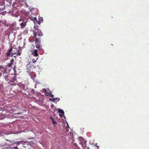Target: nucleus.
<instances>
[{
    "instance_id": "f257e3e1",
    "label": "nucleus",
    "mask_w": 149,
    "mask_h": 149,
    "mask_svg": "<svg viewBox=\"0 0 149 149\" xmlns=\"http://www.w3.org/2000/svg\"><path fill=\"white\" fill-rule=\"evenodd\" d=\"M34 29L35 30H33V38H36L37 35L40 37L42 36H43V34L42 32L40 29L38 28L37 26H34Z\"/></svg>"
},
{
    "instance_id": "f03ea898",
    "label": "nucleus",
    "mask_w": 149,
    "mask_h": 149,
    "mask_svg": "<svg viewBox=\"0 0 149 149\" xmlns=\"http://www.w3.org/2000/svg\"><path fill=\"white\" fill-rule=\"evenodd\" d=\"M38 66V65H33V64L31 63V62H29L27 64L26 66V72L28 73H30Z\"/></svg>"
},
{
    "instance_id": "7ed1b4c3",
    "label": "nucleus",
    "mask_w": 149,
    "mask_h": 149,
    "mask_svg": "<svg viewBox=\"0 0 149 149\" xmlns=\"http://www.w3.org/2000/svg\"><path fill=\"white\" fill-rule=\"evenodd\" d=\"M38 58L37 57H32L29 59H28V62H31V63L36 64V63L37 62V61L38 59Z\"/></svg>"
},
{
    "instance_id": "20e7f679",
    "label": "nucleus",
    "mask_w": 149,
    "mask_h": 149,
    "mask_svg": "<svg viewBox=\"0 0 149 149\" xmlns=\"http://www.w3.org/2000/svg\"><path fill=\"white\" fill-rule=\"evenodd\" d=\"M29 75L31 77V78L33 80L35 81L36 76V73L33 71L31 72L30 73H28Z\"/></svg>"
},
{
    "instance_id": "39448f33",
    "label": "nucleus",
    "mask_w": 149,
    "mask_h": 149,
    "mask_svg": "<svg viewBox=\"0 0 149 149\" xmlns=\"http://www.w3.org/2000/svg\"><path fill=\"white\" fill-rule=\"evenodd\" d=\"M38 51L36 49H34L32 51V54L33 56L37 57L38 56Z\"/></svg>"
},
{
    "instance_id": "423d86ee",
    "label": "nucleus",
    "mask_w": 149,
    "mask_h": 149,
    "mask_svg": "<svg viewBox=\"0 0 149 149\" xmlns=\"http://www.w3.org/2000/svg\"><path fill=\"white\" fill-rule=\"evenodd\" d=\"M44 91L46 95L47 96H50L51 94V92L49 89H44Z\"/></svg>"
},
{
    "instance_id": "0eeeda50",
    "label": "nucleus",
    "mask_w": 149,
    "mask_h": 149,
    "mask_svg": "<svg viewBox=\"0 0 149 149\" xmlns=\"http://www.w3.org/2000/svg\"><path fill=\"white\" fill-rule=\"evenodd\" d=\"M24 143H28L29 144V142H28V141H16L15 142V143L17 145H19L20 143L24 145Z\"/></svg>"
},
{
    "instance_id": "6e6552de",
    "label": "nucleus",
    "mask_w": 149,
    "mask_h": 149,
    "mask_svg": "<svg viewBox=\"0 0 149 149\" xmlns=\"http://www.w3.org/2000/svg\"><path fill=\"white\" fill-rule=\"evenodd\" d=\"M13 47H11L8 50V52L6 53V56H10V53L12 50Z\"/></svg>"
},
{
    "instance_id": "1a4fd4ad",
    "label": "nucleus",
    "mask_w": 149,
    "mask_h": 149,
    "mask_svg": "<svg viewBox=\"0 0 149 149\" xmlns=\"http://www.w3.org/2000/svg\"><path fill=\"white\" fill-rule=\"evenodd\" d=\"M58 112L59 113H61L62 115L59 114V116L61 117H62V115L64 114V112L61 109H58Z\"/></svg>"
},
{
    "instance_id": "9d476101",
    "label": "nucleus",
    "mask_w": 149,
    "mask_h": 149,
    "mask_svg": "<svg viewBox=\"0 0 149 149\" xmlns=\"http://www.w3.org/2000/svg\"><path fill=\"white\" fill-rule=\"evenodd\" d=\"M36 47L38 49H42V46L40 43H36Z\"/></svg>"
},
{
    "instance_id": "9b49d317",
    "label": "nucleus",
    "mask_w": 149,
    "mask_h": 149,
    "mask_svg": "<svg viewBox=\"0 0 149 149\" xmlns=\"http://www.w3.org/2000/svg\"><path fill=\"white\" fill-rule=\"evenodd\" d=\"M12 26H13L12 27V30L16 31L18 30L19 29V27L15 26H14L13 24H11Z\"/></svg>"
},
{
    "instance_id": "f8f14e48",
    "label": "nucleus",
    "mask_w": 149,
    "mask_h": 149,
    "mask_svg": "<svg viewBox=\"0 0 149 149\" xmlns=\"http://www.w3.org/2000/svg\"><path fill=\"white\" fill-rule=\"evenodd\" d=\"M35 39L34 41L35 42V43H41V40H40V38H33Z\"/></svg>"
},
{
    "instance_id": "ddd939ff",
    "label": "nucleus",
    "mask_w": 149,
    "mask_h": 149,
    "mask_svg": "<svg viewBox=\"0 0 149 149\" xmlns=\"http://www.w3.org/2000/svg\"><path fill=\"white\" fill-rule=\"evenodd\" d=\"M5 8H6V10L8 9V10H7L6 12H8V13H10V12H11V10H12V8H11V7L9 6H6L5 7Z\"/></svg>"
},
{
    "instance_id": "4468645a",
    "label": "nucleus",
    "mask_w": 149,
    "mask_h": 149,
    "mask_svg": "<svg viewBox=\"0 0 149 149\" xmlns=\"http://www.w3.org/2000/svg\"><path fill=\"white\" fill-rule=\"evenodd\" d=\"M31 19L33 22L34 23H37V19L36 18V17H31Z\"/></svg>"
},
{
    "instance_id": "2eb2a0df",
    "label": "nucleus",
    "mask_w": 149,
    "mask_h": 149,
    "mask_svg": "<svg viewBox=\"0 0 149 149\" xmlns=\"http://www.w3.org/2000/svg\"><path fill=\"white\" fill-rule=\"evenodd\" d=\"M86 141L84 140L82 142H81V144L82 147L84 148L86 146Z\"/></svg>"
},
{
    "instance_id": "dca6fc26",
    "label": "nucleus",
    "mask_w": 149,
    "mask_h": 149,
    "mask_svg": "<svg viewBox=\"0 0 149 149\" xmlns=\"http://www.w3.org/2000/svg\"><path fill=\"white\" fill-rule=\"evenodd\" d=\"M13 58L11 60L10 63L8 64V65L9 67H11L12 66V65L13 64Z\"/></svg>"
},
{
    "instance_id": "f3484780",
    "label": "nucleus",
    "mask_w": 149,
    "mask_h": 149,
    "mask_svg": "<svg viewBox=\"0 0 149 149\" xmlns=\"http://www.w3.org/2000/svg\"><path fill=\"white\" fill-rule=\"evenodd\" d=\"M26 24L25 23L22 22L20 24L21 28H23L25 26Z\"/></svg>"
},
{
    "instance_id": "a211bd4d",
    "label": "nucleus",
    "mask_w": 149,
    "mask_h": 149,
    "mask_svg": "<svg viewBox=\"0 0 149 149\" xmlns=\"http://www.w3.org/2000/svg\"><path fill=\"white\" fill-rule=\"evenodd\" d=\"M16 80V78L15 76L13 77V78L10 81V82H13L15 81Z\"/></svg>"
},
{
    "instance_id": "6ab92c4d",
    "label": "nucleus",
    "mask_w": 149,
    "mask_h": 149,
    "mask_svg": "<svg viewBox=\"0 0 149 149\" xmlns=\"http://www.w3.org/2000/svg\"><path fill=\"white\" fill-rule=\"evenodd\" d=\"M21 1H22L23 2H25V4L27 6V7H28V5L27 4V3H31V2L30 1H29V2H27L26 1V0H21Z\"/></svg>"
},
{
    "instance_id": "aec40b11",
    "label": "nucleus",
    "mask_w": 149,
    "mask_h": 149,
    "mask_svg": "<svg viewBox=\"0 0 149 149\" xmlns=\"http://www.w3.org/2000/svg\"><path fill=\"white\" fill-rule=\"evenodd\" d=\"M51 119H52V122H53V123L54 124V125H55V124L56 125L57 124V123L55 121V120L54 119H53L52 117H51Z\"/></svg>"
},
{
    "instance_id": "412c9836",
    "label": "nucleus",
    "mask_w": 149,
    "mask_h": 149,
    "mask_svg": "<svg viewBox=\"0 0 149 149\" xmlns=\"http://www.w3.org/2000/svg\"><path fill=\"white\" fill-rule=\"evenodd\" d=\"M19 86L20 87L22 88H23L24 87V85H22L21 84H19Z\"/></svg>"
},
{
    "instance_id": "4be33fe9",
    "label": "nucleus",
    "mask_w": 149,
    "mask_h": 149,
    "mask_svg": "<svg viewBox=\"0 0 149 149\" xmlns=\"http://www.w3.org/2000/svg\"><path fill=\"white\" fill-rule=\"evenodd\" d=\"M39 20L40 21H41L42 22L43 21V18L42 17H40V18H39Z\"/></svg>"
},
{
    "instance_id": "5701e85b",
    "label": "nucleus",
    "mask_w": 149,
    "mask_h": 149,
    "mask_svg": "<svg viewBox=\"0 0 149 149\" xmlns=\"http://www.w3.org/2000/svg\"><path fill=\"white\" fill-rule=\"evenodd\" d=\"M8 76H6L5 77V79L6 81H8Z\"/></svg>"
},
{
    "instance_id": "b1692460",
    "label": "nucleus",
    "mask_w": 149,
    "mask_h": 149,
    "mask_svg": "<svg viewBox=\"0 0 149 149\" xmlns=\"http://www.w3.org/2000/svg\"><path fill=\"white\" fill-rule=\"evenodd\" d=\"M41 21H40L39 20V21H38L37 20V24H40L41 23Z\"/></svg>"
},
{
    "instance_id": "393cba45",
    "label": "nucleus",
    "mask_w": 149,
    "mask_h": 149,
    "mask_svg": "<svg viewBox=\"0 0 149 149\" xmlns=\"http://www.w3.org/2000/svg\"><path fill=\"white\" fill-rule=\"evenodd\" d=\"M73 145H74V146H75L76 147H77V145L76 143H74V144H73Z\"/></svg>"
},
{
    "instance_id": "a878e982",
    "label": "nucleus",
    "mask_w": 149,
    "mask_h": 149,
    "mask_svg": "<svg viewBox=\"0 0 149 149\" xmlns=\"http://www.w3.org/2000/svg\"><path fill=\"white\" fill-rule=\"evenodd\" d=\"M21 54V53L20 52H17V56H20Z\"/></svg>"
},
{
    "instance_id": "bb28decb",
    "label": "nucleus",
    "mask_w": 149,
    "mask_h": 149,
    "mask_svg": "<svg viewBox=\"0 0 149 149\" xmlns=\"http://www.w3.org/2000/svg\"><path fill=\"white\" fill-rule=\"evenodd\" d=\"M50 96H51L53 98V95H52V94H51V95Z\"/></svg>"
},
{
    "instance_id": "cd10ccee",
    "label": "nucleus",
    "mask_w": 149,
    "mask_h": 149,
    "mask_svg": "<svg viewBox=\"0 0 149 149\" xmlns=\"http://www.w3.org/2000/svg\"><path fill=\"white\" fill-rule=\"evenodd\" d=\"M21 114V112H20L19 113H17L18 114Z\"/></svg>"
},
{
    "instance_id": "c85d7f7f",
    "label": "nucleus",
    "mask_w": 149,
    "mask_h": 149,
    "mask_svg": "<svg viewBox=\"0 0 149 149\" xmlns=\"http://www.w3.org/2000/svg\"><path fill=\"white\" fill-rule=\"evenodd\" d=\"M21 21V19H20L19 20V21Z\"/></svg>"
},
{
    "instance_id": "c756f323",
    "label": "nucleus",
    "mask_w": 149,
    "mask_h": 149,
    "mask_svg": "<svg viewBox=\"0 0 149 149\" xmlns=\"http://www.w3.org/2000/svg\"><path fill=\"white\" fill-rule=\"evenodd\" d=\"M56 99H57V98H56V99H54V100H55Z\"/></svg>"
},
{
    "instance_id": "7c9ffc66",
    "label": "nucleus",
    "mask_w": 149,
    "mask_h": 149,
    "mask_svg": "<svg viewBox=\"0 0 149 149\" xmlns=\"http://www.w3.org/2000/svg\"><path fill=\"white\" fill-rule=\"evenodd\" d=\"M23 147H25V146H23Z\"/></svg>"
},
{
    "instance_id": "2f4dec72",
    "label": "nucleus",
    "mask_w": 149,
    "mask_h": 149,
    "mask_svg": "<svg viewBox=\"0 0 149 149\" xmlns=\"http://www.w3.org/2000/svg\"><path fill=\"white\" fill-rule=\"evenodd\" d=\"M60 100V99H58V100Z\"/></svg>"
}]
</instances>
